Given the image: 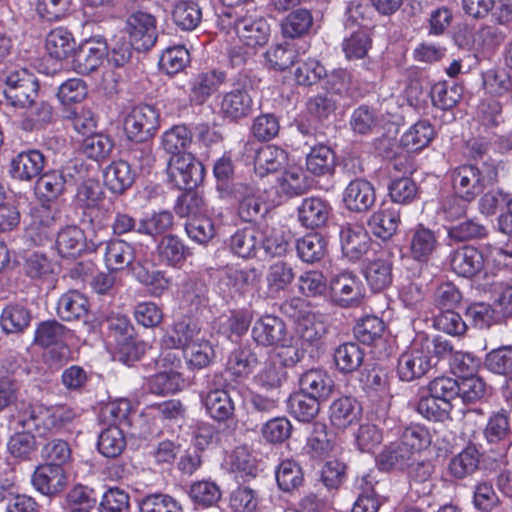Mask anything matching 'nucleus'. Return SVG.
<instances>
[{"label":"nucleus","mask_w":512,"mask_h":512,"mask_svg":"<svg viewBox=\"0 0 512 512\" xmlns=\"http://www.w3.org/2000/svg\"><path fill=\"white\" fill-rule=\"evenodd\" d=\"M431 442L432 436L425 426L410 425L401 432L399 439L383 448L376 458L377 465L383 471H404Z\"/></svg>","instance_id":"f257e3e1"},{"label":"nucleus","mask_w":512,"mask_h":512,"mask_svg":"<svg viewBox=\"0 0 512 512\" xmlns=\"http://www.w3.org/2000/svg\"><path fill=\"white\" fill-rule=\"evenodd\" d=\"M72 419V412L64 407L43 405H29L14 416L17 429L35 433L39 437L60 430Z\"/></svg>","instance_id":"f03ea898"},{"label":"nucleus","mask_w":512,"mask_h":512,"mask_svg":"<svg viewBox=\"0 0 512 512\" xmlns=\"http://www.w3.org/2000/svg\"><path fill=\"white\" fill-rule=\"evenodd\" d=\"M252 80L245 71L231 78V89L218 95L219 114L225 120L237 122L253 113V98L250 95Z\"/></svg>","instance_id":"7ed1b4c3"},{"label":"nucleus","mask_w":512,"mask_h":512,"mask_svg":"<svg viewBox=\"0 0 512 512\" xmlns=\"http://www.w3.org/2000/svg\"><path fill=\"white\" fill-rule=\"evenodd\" d=\"M89 251L101 252L104 263L111 272L121 271L129 267L134 260V248L118 238L104 239L96 233L89 237Z\"/></svg>","instance_id":"20e7f679"},{"label":"nucleus","mask_w":512,"mask_h":512,"mask_svg":"<svg viewBox=\"0 0 512 512\" xmlns=\"http://www.w3.org/2000/svg\"><path fill=\"white\" fill-rule=\"evenodd\" d=\"M169 182L178 189H193L204 179L205 168L191 153L172 155L167 163Z\"/></svg>","instance_id":"39448f33"},{"label":"nucleus","mask_w":512,"mask_h":512,"mask_svg":"<svg viewBox=\"0 0 512 512\" xmlns=\"http://www.w3.org/2000/svg\"><path fill=\"white\" fill-rule=\"evenodd\" d=\"M159 126L158 111L147 104L133 107L124 120V132L131 142L150 141Z\"/></svg>","instance_id":"423d86ee"},{"label":"nucleus","mask_w":512,"mask_h":512,"mask_svg":"<svg viewBox=\"0 0 512 512\" xmlns=\"http://www.w3.org/2000/svg\"><path fill=\"white\" fill-rule=\"evenodd\" d=\"M39 95L37 78L26 69L11 72L5 80L4 96L15 108H25Z\"/></svg>","instance_id":"0eeeda50"},{"label":"nucleus","mask_w":512,"mask_h":512,"mask_svg":"<svg viewBox=\"0 0 512 512\" xmlns=\"http://www.w3.org/2000/svg\"><path fill=\"white\" fill-rule=\"evenodd\" d=\"M428 346L415 337L397 361V375L403 382H412L425 376L434 365L428 356Z\"/></svg>","instance_id":"6e6552de"},{"label":"nucleus","mask_w":512,"mask_h":512,"mask_svg":"<svg viewBox=\"0 0 512 512\" xmlns=\"http://www.w3.org/2000/svg\"><path fill=\"white\" fill-rule=\"evenodd\" d=\"M78 174L77 163L69 162L58 170L41 174L36 181L35 191L42 200L54 201L65 192L67 185L76 183Z\"/></svg>","instance_id":"1a4fd4ad"},{"label":"nucleus","mask_w":512,"mask_h":512,"mask_svg":"<svg viewBox=\"0 0 512 512\" xmlns=\"http://www.w3.org/2000/svg\"><path fill=\"white\" fill-rule=\"evenodd\" d=\"M264 191L253 183L240 182L233 186V194L238 200V215L245 222H257L265 217L269 205Z\"/></svg>","instance_id":"9d476101"},{"label":"nucleus","mask_w":512,"mask_h":512,"mask_svg":"<svg viewBox=\"0 0 512 512\" xmlns=\"http://www.w3.org/2000/svg\"><path fill=\"white\" fill-rule=\"evenodd\" d=\"M332 302L342 308H353L360 305L363 299V285L360 278L352 271H341L330 280Z\"/></svg>","instance_id":"9b49d317"},{"label":"nucleus","mask_w":512,"mask_h":512,"mask_svg":"<svg viewBox=\"0 0 512 512\" xmlns=\"http://www.w3.org/2000/svg\"><path fill=\"white\" fill-rule=\"evenodd\" d=\"M227 81L225 71L211 69L200 72L189 80L188 101L192 106H202Z\"/></svg>","instance_id":"f8f14e48"},{"label":"nucleus","mask_w":512,"mask_h":512,"mask_svg":"<svg viewBox=\"0 0 512 512\" xmlns=\"http://www.w3.org/2000/svg\"><path fill=\"white\" fill-rule=\"evenodd\" d=\"M126 30L134 41L137 51H146L153 47L157 40L156 20L149 13L137 11L126 20Z\"/></svg>","instance_id":"ddd939ff"},{"label":"nucleus","mask_w":512,"mask_h":512,"mask_svg":"<svg viewBox=\"0 0 512 512\" xmlns=\"http://www.w3.org/2000/svg\"><path fill=\"white\" fill-rule=\"evenodd\" d=\"M236 34L246 46H263L268 42L270 26L256 10H247L236 22Z\"/></svg>","instance_id":"4468645a"},{"label":"nucleus","mask_w":512,"mask_h":512,"mask_svg":"<svg viewBox=\"0 0 512 512\" xmlns=\"http://www.w3.org/2000/svg\"><path fill=\"white\" fill-rule=\"evenodd\" d=\"M251 335L253 340L263 347L285 346L289 342L284 321L273 315H265L257 319Z\"/></svg>","instance_id":"2eb2a0df"},{"label":"nucleus","mask_w":512,"mask_h":512,"mask_svg":"<svg viewBox=\"0 0 512 512\" xmlns=\"http://www.w3.org/2000/svg\"><path fill=\"white\" fill-rule=\"evenodd\" d=\"M451 178L455 195L467 202L473 201L485 188L482 171L474 165H462L455 168Z\"/></svg>","instance_id":"dca6fc26"},{"label":"nucleus","mask_w":512,"mask_h":512,"mask_svg":"<svg viewBox=\"0 0 512 512\" xmlns=\"http://www.w3.org/2000/svg\"><path fill=\"white\" fill-rule=\"evenodd\" d=\"M107 55L105 39L91 38L82 43L74 52L73 68L82 75H89L96 71Z\"/></svg>","instance_id":"f3484780"},{"label":"nucleus","mask_w":512,"mask_h":512,"mask_svg":"<svg viewBox=\"0 0 512 512\" xmlns=\"http://www.w3.org/2000/svg\"><path fill=\"white\" fill-rule=\"evenodd\" d=\"M109 333L114 337L119 352L127 360H137L142 352V345L136 343L134 327L128 317L116 315L107 319Z\"/></svg>","instance_id":"a211bd4d"},{"label":"nucleus","mask_w":512,"mask_h":512,"mask_svg":"<svg viewBox=\"0 0 512 512\" xmlns=\"http://www.w3.org/2000/svg\"><path fill=\"white\" fill-rule=\"evenodd\" d=\"M212 387L202 396V402L208 414L217 421L228 420L234 414V402L226 388H220L222 385V376L213 374Z\"/></svg>","instance_id":"6ab92c4d"},{"label":"nucleus","mask_w":512,"mask_h":512,"mask_svg":"<svg viewBox=\"0 0 512 512\" xmlns=\"http://www.w3.org/2000/svg\"><path fill=\"white\" fill-rule=\"evenodd\" d=\"M201 326L195 318L187 315L177 319L162 338L168 349H184L199 340Z\"/></svg>","instance_id":"aec40b11"},{"label":"nucleus","mask_w":512,"mask_h":512,"mask_svg":"<svg viewBox=\"0 0 512 512\" xmlns=\"http://www.w3.org/2000/svg\"><path fill=\"white\" fill-rule=\"evenodd\" d=\"M339 237L342 253L350 261L360 260L370 249L371 238L362 226L344 225L340 229Z\"/></svg>","instance_id":"412c9836"},{"label":"nucleus","mask_w":512,"mask_h":512,"mask_svg":"<svg viewBox=\"0 0 512 512\" xmlns=\"http://www.w3.org/2000/svg\"><path fill=\"white\" fill-rule=\"evenodd\" d=\"M68 477L65 468L41 464L32 475V484L37 491L47 496L61 493L67 486Z\"/></svg>","instance_id":"4be33fe9"},{"label":"nucleus","mask_w":512,"mask_h":512,"mask_svg":"<svg viewBox=\"0 0 512 512\" xmlns=\"http://www.w3.org/2000/svg\"><path fill=\"white\" fill-rule=\"evenodd\" d=\"M376 201L375 188L363 178L350 181L343 193L345 207L352 212H366Z\"/></svg>","instance_id":"5701e85b"},{"label":"nucleus","mask_w":512,"mask_h":512,"mask_svg":"<svg viewBox=\"0 0 512 512\" xmlns=\"http://www.w3.org/2000/svg\"><path fill=\"white\" fill-rule=\"evenodd\" d=\"M448 261L451 270L464 278L475 276L484 267L482 253L477 248L468 245L451 251Z\"/></svg>","instance_id":"b1692460"},{"label":"nucleus","mask_w":512,"mask_h":512,"mask_svg":"<svg viewBox=\"0 0 512 512\" xmlns=\"http://www.w3.org/2000/svg\"><path fill=\"white\" fill-rule=\"evenodd\" d=\"M45 166V156L36 149L18 153L11 161L10 174L21 181H31L39 177Z\"/></svg>","instance_id":"393cba45"},{"label":"nucleus","mask_w":512,"mask_h":512,"mask_svg":"<svg viewBox=\"0 0 512 512\" xmlns=\"http://www.w3.org/2000/svg\"><path fill=\"white\" fill-rule=\"evenodd\" d=\"M362 416V407L359 402L350 396H341L329 406V420L333 427L345 430L356 424Z\"/></svg>","instance_id":"a878e982"},{"label":"nucleus","mask_w":512,"mask_h":512,"mask_svg":"<svg viewBox=\"0 0 512 512\" xmlns=\"http://www.w3.org/2000/svg\"><path fill=\"white\" fill-rule=\"evenodd\" d=\"M300 390L321 401L328 400L335 391V383L331 376L321 369H310L299 378Z\"/></svg>","instance_id":"bb28decb"},{"label":"nucleus","mask_w":512,"mask_h":512,"mask_svg":"<svg viewBox=\"0 0 512 512\" xmlns=\"http://www.w3.org/2000/svg\"><path fill=\"white\" fill-rule=\"evenodd\" d=\"M332 212L327 200L320 197H308L298 208L299 221L307 228H317L326 224Z\"/></svg>","instance_id":"cd10ccee"},{"label":"nucleus","mask_w":512,"mask_h":512,"mask_svg":"<svg viewBox=\"0 0 512 512\" xmlns=\"http://www.w3.org/2000/svg\"><path fill=\"white\" fill-rule=\"evenodd\" d=\"M58 253L62 257H77L84 250L89 251V238L76 225H68L58 232L56 239Z\"/></svg>","instance_id":"c85d7f7f"},{"label":"nucleus","mask_w":512,"mask_h":512,"mask_svg":"<svg viewBox=\"0 0 512 512\" xmlns=\"http://www.w3.org/2000/svg\"><path fill=\"white\" fill-rule=\"evenodd\" d=\"M160 262L168 266L179 267L191 255L189 247L173 234L164 235L156 247Z\"/></svg>","instance_id":"c756f323"},{"label":"nucleus","mask_w":512,"mask_h":512,"mask_svg":"<svg viewBox=\"0 0 512 512\" xmlns=\"http://www.w3.org/2000/svg\"><path fill=\"white\" fill-rule=\"evenodd\" d=\"M288 160L287 152L274 145L259 148L254 156V170L257 175L264 177L277 172Z\"/></svg>","instance_id":"7c9ffc66"},{"label":"nucleus","mask_w":512,"mask_h":512,"mask_svg":"<svg viewBox=\"0 0 512 512\" xmlns=\"http://www.w3.org/2000/svg\"><path fill=\"white\" fill-rule=\"evenodd\" d=\"M135 180V172L127 160L112 162L104 172V182L107 188L117 194L124 193Z\"/></svg>","instance_id":"2f4dec72"},{"label":"nucleus","mask_w":512,"mask_h":512,"mask_svg":"<svg viewBox=\"0 0 512 512\" xmlns=\"http://www.w3.org/2000/svg\"><path fill=\"white\" fill-rule=\"evenodd\" d=\"M262 233L255 227H245L237 230L230 238L231 251L242 258H252L256 256L261 248Z\"/></svg>","instance_id":"473e14b6"},{"label":"nucleus","mask_w":512,"mask_h":512,"mask_svg":"<svg viewBox=\"0 0 512 512\" xmlns=\"http://www.w3.org/2000/svg\"><path fill=\"white\" fill-rule=\"evenodd\" d=\"M32 315L24 305H6L0 315V326L6 334L23 333L30 325Z\"/></svg>","instance_id":"72a5a7b5"},{"label":"nucleus","mask_w":512,"mask_h":512,"mask_svg":"<svg viewBox=\"0 0 512 512\" xmlns=\"http://www.w3.org/2000/svg\"><path fill=\"white\" fill-rule=\"evenodd\" d=\"M88 299L78 291H68L57 303V314L64 321H76L87 317Z\"/></svg>","instance_id":"f704fd0d"},{"label":"nucleus","mask_w":512,"mask_h":512,"mask_svg":"<svg viewBox=\"0 0 512 512\" xmlns=\"http://www.w3.org/2000/svg\"><path fill=\"white\" fill-rule=\"evenodd\" d=\"M45 48L51 57L63 60L76 51V42L67 28L57 27L47 34Z\"/></svg>","instance_id":"c9c22d12"},{"label":"nucleus","mask_w":512,"mask_h":512,"mask_svg":"<svg viewBox=\"0 0 512 512\" xmlns=\"http://www.w3.org/2000/svg\"><path fill=\"white\" fill-rule=\"evenodd\" d=\"M20 121V127L26 132L37 131L49 124L53 117L52 106L43 100L35 99L27 107Z\"/></svg>","instance_id":"e433bc0d"},{"label":"nucleus","mask_w":512,"mask_h":512,"mask_svg":"<svg viewBox=\"0 0 512 512\" xmlns=\"http://www.w3.org/2000/svg\"><path fill=\"white\" fill-rule=\"evenodd\" d=\"M171 16L178 29L193 31L202 21V10L199 4L193 0H181L174 4Z\"/></svg>","instance_id":"4c0bfd02"},{"label":"nucleus","mask_w":512,"mask_h":512,"mask_svg":"<svg viewBox=\"0 0 512 512\" xmlns=\"http://www.w3.org/2000/svg\"><path fill=\"white\" fill-rule=\"evenodd\" d=\"M321 400L299 390L288 399L289 413L300 422H311L320 411Z\"/></svg>","instance_id":"58836bf2"},{"label":"nucleus","mask_w":512,"mask_h":512,"mask_svg":"<svg viewBox=\"0 0 512 512\" xmlns=\"http://www.w3.org/2000/svg\"><path fill=\"white\" fill-rule=\"evenodd\" d=\"M481 453L475 445H468L449 462L448 470L456 479H464L475 473L480 464Z\"/></svg>","instance_id":"ea45409f"},{"label":"nucleus","mask_w":512,"mask_h":512,"mask_svg":"<svg viewBox=\"0 0 512 512\" xmlns=\"http://www.w3.org/2000/svg\"><path fill=\"white\" fill-rule=\"evenodd\" d=\"M437 247L435 233L423 225L417 226L411 235L410 253L413 259L427 262Z\"/></svg>","instance_id":"a19ab883"},{"label":"nucleus","mask_w":512,"mask_h":512,"mask_svg":"<svg viewBox=\"0 0 512 512\" xmlns=\"http://www.w3.org/2000/svg\"><path fill=\"white\" fill-rule=\"evenodd\" d=\"M296 250L303 262L318 263L327 254V240L319 233H310L296 241Z\"/></svg>","instance_id":"79ce46f5"},{"label":"nucleus","mask_w":512,"mask_h":512,"mask_svg":"<svg viewBox=\"0 0 512 512\" xmlns=\"http://www.w3.org/2000/svg\"><path fill=\"white\" fill-rule=\"evenodd\" d=\"M400 223V213L394 208L381 209L375 212L368 221V226L374 236L388 240L397 232Z\"/></svg>","instance_id":"37998d69"},{"label":"nucleus","mask_w":512,"mask_h":512,"mask_svg":"<svg viewBox=\"0 0 512 512\" xmlns=\"http://www.w3.org/2000/svg\"><path fill=\"white\" fill-rule=\"evenodd\" d=\"M364 276L374 292H381L392 283V262L385 258L371 260L365 267Z\"/></svg>","instance_id":"c03bdc74"},{"label":"nucleus","mask_w":512,"mask_h":512,"mask_svg":"<svg viewBox=\"0 0 512 512\" xmlns=\"http://www.w3.org/2000/svg\"><path fill=\"white\" fill-rule=\"evenodd\" d=\"M306 169L315 176L332 175L335 170V155L326 145L311 148L306 155Z\"/></svg>","instance_id":"a18cd8bd"},{"label":"nucleus","mask_w":512,"mask_h":512,"mask_svg":"<svg viewBox=\"0 0 512 512\" xmlns=\"http://www.w3.org/2000/svg\"><path fill=\"white\" fill-rule=\"evenodd\" d=\"M275 476L279 489L285 493H292L298 490L304 483L303 470L292 459L281 461L275 471Z\"/></svg>","instance_id":"49530a36"},{"label":"nucleus","mask_w":512,"mask_h":512,"mask_svg":"<svg viewBox=\"0 0 512 512\" xmlns=\"http://www.w3.org/2000/svg\"><path fill=\"white\" fill-rule=\"evenodd\" d=\"M364 356V350L354 342L343 343L334 351L336 367L343 374L357 371L364 361Z\"/></svg>","instance_id":"de8ad7c7"},{"label":"nucleus","mask_w":512,"mask_h":512,"mask_svg":"<svg viewBox=\"0 0 512 512\" xmlns=\"http://www.w3.org/2000/svg\"><path fill=\"white\" fill-rule=\"evenodd\" d=\"M380 118L373 107L362 104L355 108L349 119V127L356 135L366 136L374 133L378 128Z\"/></svg>","instance_id":"09e8293b"},{"label":"nucleus","mask_w":512,"mask_h":512,"mask_svg":"<svg viewBox=\"0 0 512 512\" xmlns=\"http://www.w3.org/2000/svg\"><path fill=\"white\" fill-rule=\"evenodd\" d=\"M436 135L433 125L428 120H419L401 137L404 147L418 151L427 147Z\"/></svg>","instance_id":"8fccbe9b"},{"label":"nucleus","mask_w":512,"mask_h":512,"mask_svg":"<svg viewBox=\"0 0 512 512\" xmlns=\"http://www.w3.org/2000/svg\"><path fill=\"white\" fill-rule=\"evenodd\" d=\"M277 182L280 192L288 197L305 194L311 187V181L299 167L286 169Z\"/></svg>","instance_id":"3c124183"},{"label":"nucleus","mask_w":512,"mask_h":512,"mask_svg":"<svg viewBox=\"0 0 512 512\" xmlns=\"http://www.w3.org/2000/svg\"><path fill=\"white\" fill-rule=\"evenodd\" d=\"M173 226L174 215L171 211H155L140 219V235L156 238L172 230Z\"/></svg>","instance_id":"603ef678"},{"label":"nucleus","mask_w":512,"mask_h":512,"mask_svg":"<svg viewBox=\"0 0 512 512\" xmlns=\"http://www.w3.org/2000/svg\"><path fill=\"white\" fill-rule=\"evenodd\" d=\"M462 94L461 86L446 81L434 84L429 92L433 105L442 110H449L456 106Z\"/></svg>","instance_id":"864d4df0"},{"label":"nucleus","mask_w":512,"mask_h":512,"mask_svg":"<svg viewBox=\"0 0 512 512\" xmlns=\"http://www.w3.org/2000/svg\"><path fill=\"white\" fill-rule=\"evenodd\" d=\"M338 108V101L330 91H323L311 96L306 103L309 116L318 122H324L332 116Z\"/></svg>","instance_id":"5fc2aeb1"},{"label":"nucleus","mask_w":512,"mask_h":512,"mask_svg":"<svg viewBox=\"0 0 512 512\" xmlns=\"http://www.w3.org/2000/svg\"><path fill=\"white\" fill-rule=\"evenodd\" d=\"M97 447L98 451L107 458L120 456L126 447L123 431L116 425L104 429L98 437Z\"/></svg>","instance_id":"6e6d98bb"},{"label":"nucleus","mask_w":512,"mask_h":512,"mask_svg":"<svg viewBox=\"0 0 512 512\" xmlns=\"http://www.w3.org/2000/svg\"><path fill=\"white\" fill-rule=\"evenodd\" d=\"M105 199V192L99 181L87 179L77 186L74 202L82 212L95 207Z\"/></svg>","instance_id":"4d7b16f0"},{"label":"nucleus","mask_w":512,"mask_h":512,"mask_svg":"<svg viewBox=\"0 0 512 512\" xmlns=\"http://www.w3.org/2000/svg\"><path fill=\"white\" fill-rule=\"evenodd\" d=\"M313 24V17L307 9H297L291 12L281 23L282 35L285 38H297L308 33Z\"/></svg>","instance_id":"13d9d810"},{"label":"nucleus","mask_w":512,"mask_h":512,"mask_svg":"<svg viewBox=\"0 0 512 512\" xmlns=\"http://www.w3.org/2000/svg\"><path fill=\"white\" fill-rule=\"evenodd\" d=\"M452 404L434 398L431 393L420 396L416 403V411L425 419L432 422H443L450 418Z\"/></svg>","instance_id":"bf43d9fd"},{"label":"nucleus","mask_w":512,"mask_h":512,"mask_svg":"<svg viewBox=\"0 0 512 512\" xmlns=\"http://www.w3.org/2000/svg\"><path fill=\"white\" fill-rule=\"evenodd\" d=\"M295 273L292 266L284 261L271 264L266 274V283L269 293L279 294L294 280Z\"/></svg>","instance_id":"052dcab7"},{"label":"nucleus","mask_w":512,"mask_h":512,"mask_svg":"<svg viewBox=\"0 0 512 512\" xmlns=\"http://www.w3.org/2000/svg\"><path fill=\"white\" fill-rule=\"evenodd\" d=\"M41 457L45 464L65 468L72 460V450L67 441L54 438L43 445Z\"/></svg>","instance_id":"680f3d73"},{"label":"nucleus","mask_w":512,"mask_h":512,"mask_svg":"<svg viewBox=\"0 0 512 512\" xmlns=\"http://www.w3.org/2000/svg\"><path fill=\"white\" fill-rule=\"evenodd\" d=\"M184 382L182 374L171 369L151 376L148 380V386L153 394L167 395L180 391Z\"/></svg>","instance_id":"e2e57ef3"},{"label":"nucleus","mask_w":512,"mask_h":512,"mask_svg":"<svg viewBox=\"0 0 512 512\" xmlns=\"http://www.w3.org/2000/svg\"><path fill=\"white\" fill-rule=\"evenodd\" d=\"M254 379L255 383L264 390H279L287 381V372L283 365L270 361L265 363Z\"/></svg>","instance_id":"0e129e2a"},{"label":"nucleus","mask_w":512,"mask_h":512,"mask_svg":"<svg viewBox=\"0 0 512 512\" xmlns=\"http://www.w3.org/2000/svg\"><path fill=\"white\" fill-rule=\"evenodd\" d=\"M193 135L186 125H175L162 136L163 149L172 155L183 154L192 143Z\"/></svg>","instance_id":"69168bd1"},{"label":"nucleus","mask_w":512,"mask_h":512,"mask_svg":"<svg viewBox=\"0 0 512 512\" xmlns=\"http://www.w3.org/2000/svg\"><path fill=\"white\" fill-rule=\"evenodd\" d=\"M259 505V491L250 485H239L229 497V506L234 512H255Z\"/></svg>","instance_id":"338daca9"},{"label":"nucleus","mask_w":512,"mask_h":512,"mask_svg":"<svg viewBox=\"0 0 512 512\" xmlns=\"http://www.w3.org/2000/svg\"><path fill=\"white\" fill-rule=\"evenodd\" d=\"M139 512H183V508L168 494L151 493L139 501Z\"/></svg>","instance_id":"774afa93"}]
</instances>
